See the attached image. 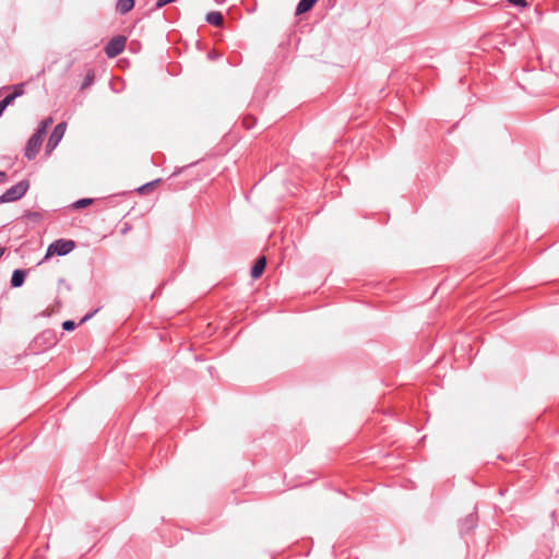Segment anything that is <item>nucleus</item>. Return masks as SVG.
<instances>
[{"label": "nucleus", "mask_w": 559, "mask_h": 559, "mask_svg": "<svg viewBox=\"0 0 559 559\" xmlns=\"http://www.w3.org/2000/svg\"><path fill=\"white\" fill-rule=\"evenodd\" d=\"M29 189V181L24 179L12 186L0 195V203L15 202L22 199Z\"/></svg>", "instance_id": "1"}, {"label": "nucleus", "mask_w": 559, "mask_h": 559, "mask_svg": "<svg viewBox=\"0 0 559 559\" xmlns=\"http://www.w3.org/2000/svg\"><path fill=\"white\" fill-rule=\"evenodd\" d=\"M74 248H75V242L73 240L58 239L49 245L46 255H51V254L66 255V254L70 253Z\"/></svg>", "instance_id": "2"}, {"label": "nucleus", "mask_w": 559, "mask_h": 559, "mask_svg": "<svg viewBox=\"0 0 559 559\" xmlns=\"http://www.w3.org/2000/svg\"><path fill=\"white\" fill-rule=\"evenodd\" d=\"M127 38L123 35L112 37L105 46V53L108 58L119 56L126 48Z\"/></svg>", "instance_id": "3"}, {"label": "nucleus", "mask_w": 559, "mask_h": 559, "mask_svg": "<svg viewBox=\"0 0 559 559\" xmlns=\"http://www.w3.org/2000/svg\"><path fill=\"white\" fill-rule=\"evenodd\" d=\"M43 135L35 132L26 142V145L24 147V156L28 160H32L37 156L39 148L43 144Z\"/></svg>", "instance_id": "4"}, {"label": "nucleus", "mask_w": 559, "mask_h": 559, "mask_svg": "<svg viewBox=\"0 0 559 559\" xmlns=\"http://www.w3.org/2000/svg\"><path fill=\"white\" fill-rule=\"evenodd\" d=\"M66 129H67L66 122H60L53 128L52 132L49 135L47 145H46L48 153L53 151L58 146V144L60 143L61 139L64 135Z\"/></svg>", "instance_id": "5"}, {"label": "nucleus", "mask_w": 559, "mask_h": 559, "mask_svg": "<svg viewBox=\"0 0 559 559\" xmlns=\"http://www.w3.org/2000/svg\"><path fill=\"white\" fill-rule=\"evenodd\" d=\"M13 92L9 95H7L1 102H0V115L4 111V109L10 106L15 98L23 95L24 93V85L23 84H16L12 86Z\"/></svg>", "instance_id": "6"}, {"label": "nucleus", "mask_w": 559, "mask_h": 559, "mask_svg": "<svg viewBox=\"0 0 559 559\" xmlns=\"http://www.w3.org/2000/svg\"><path fill=\"white\" fill-rule=\"evenodd\" d=\"M265 266H266V258L260 257L251 267V271H250L251 277L254 280L259 278L263 274Z\"/></svg>", "instance_id": "7"}, {"label": "nucleus", "mask_w": 559, "mask_h": 559, "mask_svg": "<svg viewBox=\"0 0 559 559\" xmlns=\"http://www.w3.org/2000/svg\"><path fill=\"white\" fill-rule=\"evenodd\" d=\"M205 21L216 27L224 26V16L219 11H211L206 14Z\"/></svg>", "instance_id": "8"}, {"label": "nucleus", "mask_w": 559, "mask_h": 559, "mask_svg": "<svg viewBox=\"0 0 559 559\" xmlns=\"http://www.w3.org/2000/svg\"><path fill=\"white\" fill-rule=\"evenodd\" d=\"M26 278V271L17 269L14 270L11 276V286L13 288L21 287Z\"/></svg>", "instance_id": "9"}, {"label": "nucleus", "mask_w": 559, "mask_h": 559, "mask_svg": "<svg viewBox=\"0 0 559 559\" xmlns=\"http://www.w3.org/2000/svg\"><path fill=\"white\" fill-rule=\"evenodd\" d=\"M318 0H300L296 7V15L309 12Z\"/></svg>", "instance_id": "10"}, {"label": "nucleus", "mask_w": 559, "mask_h": 559, "mask_svg": "<svg viewBox=\"0 0 559 559\" xmlns=\"http://www.w3.org/2000/svg\"><path fill=\"white\" fill-rule=\"evenodd\" d=\"M134 0H118L116 9L120 14H127L134 8Z\"/></svg>", "instance_id": "11"}, {"label": "nucleus", "mask_w": 559, "mask_h": 559, "mask_svg": "<svg viewBox=\"0 0 559 559\" xmlns=\"http://www.w3.org/2000/svg\"><path fill=\"white\" fill-rule=\"evenodd\" d=\"M53 123L52 117H47L44 120L40 121L36 133H39L40 135H45L47 133V129Z\"/></svg>", "instance_id": "12"}, {"label": "nucleus", "mask_w": 559, "mask_h": 559, "mask_svg": "<svg viewBox=\"0 0 559 559\" xmlns=\"http://www.w3.org/2000/svg\"><path fill=\"white\" fill-rule=\"evenodd\" d=\"M94 80H95L94 70L90 69L84 76L83 83L81 84V91L91 86L93 84Z\"/></svg>", "instance_id": "13"}, {"label": "nucleus", "mask_w": 559, "mask_h": 559, "mask_svg": "<svg viewBox=\"0 0 559 559\" xmlns=\"http://www.w3.org/2000/svg\"><path fill=\"white\" fill-rule=\"evenodd\" d=\"M160 181V179H156V180H153V181H150L143 186H141L138 191L140 194H146L148 192H151L155 187L156 185H158Z\"/></svg>", "instance_id": "14"}, {"label": "nucleus", "mask_w": 559, "mask_h": 559, "mask_svg": "<svg viewBox=\"0 0 559 559\" xmlns=\"http://www.w3.org/2000/svg\"><path fill=\"white\" fill-rule=\"evenodd\" d=\"M92 199H80L73 203L74 209H83L92 204Z\"/></svg>", "instance_id": "15"}, {"label": "nucleus", "mask_w": 559, "mask_h": 559, "mask_svg": "<svg viewBox=\"0 0 559 559\" xmlns=\"http://www.w3.org/2000/svg\"><path fill=\"white\" fill-rule=\"evenodd\" d=\"M76 323L72 320H66L63 323H62V329L67 332H71L73 331L75 328H76Z\"/></svg>", "instance_id": "16"}, {"label": "nucleus", "mask_w": 559, "mask_h": 559, "mask_svg": "<svg viewBox=\"0 0 559 559\" xmlns=\"http://www.w3.org/2000/svg\"><path fill=\"white\" fill-rule=\"evenodd\" d=\"M509 3L516 5V7H526L527 2L526 0H507Z\"/></svg>", "instance_id": "17"}, {"label": "nucleus", "mask_w": 559, "mask_h": 559, "mask_svg": "<svg viewBox=\"0 0 559 559\" xmlns=\"http://www.w3.org/2000/svg\"><path fill=\"white\" fill-rule=\"evenodd\" d=\"M97 312V310H94L93 312H90L87 314H85L81 320H80V323L79 324H82L84 322H86L87 320H90L95 313Z\"/></svg>", "instance_id": "18"}, {"label": "nucleus", "mask_w": 559, "mask_h": 559, "mask_svg": "<svg viewBox=\"0 0 559 559\" xmlns=\"http://www.w3.org/2000/svg\"><path fill=\"white\" fill-rule=\"evenodd\" d=\"M7 178V174L0 170V181H4Z\"/></svg>", "instance_id": "19"}, {"label": "nucleus", "mask_w": 559, "mask_h": 559, "mask_svg": "<svg viewBox=\"0 0 559 559\" xmlns=\"http://www.w3.org/2000/svg\"><path fill=\"white\" fill-rule=\"evenodd\" d=\"M5 248L0 245V259L4 254Z\"/></svg>", "instance_id": "20"}]
</instances>
